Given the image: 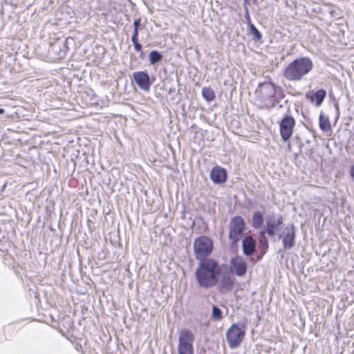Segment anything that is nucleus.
<instances>
[{
  "instance_id": "nucleus-1",
  "label": "nucleus",
  "mask_w": 354,
  "mask_h": 354,
  "mask_svg": "<svg viewBox=\"0 0 354 354\" xmlns=\"http://www.w3.org/2000/svg\"><path fill=\"white\" fill-rule=\"evenodd\" d=\"M219 273L218 263L212 259H207L200 261L195 275L199 286L207 288L216 284Z\"/></svg>"
},
{
  "instance_id": "nucleus-2",
  "label": "nucleus",
  "mask_w": 354,
  "mask_h": 354,
  "mask_svg": "<svg viewBox=\"0 0 354 354\" xmlns=\"http://www.w3.org/2000/svg\"><path fill=\"white\" fill-rule=\"evenodd\" d=\"M313 68V61L310 57H302L295 59L284 68L283 76L291 82L301 81Z\"/></svg>"
},
{
  "instance_id": "nucleus-3",
  "label": "nucleus",
  "mask_w": 354,
  "mask_h": 354,
  "mask_svg": "<svg viewBox=\"0 0 354 354\" xmlns=\"http://www.w3.org/2000/svg\"><path fill=\"white\" fill-rule=\"evenodd\" d=\"M247 321L241 320L233 324L226 331L225 338L230 348H236L243 341L247 330Z\"/></svg>"
},
{
  "instance_id": "nucleus-4",
  "label": "nucleus",
  "mask_w": 354,
  "mask_h": 354,
  "mask_svg": "<svg viewBox=\"0 0 354 354\" xmlns=\"http://www.w3.org/2000/svg\"><path fill=\"white\" fill-rule=\"evenodd\" d=\"M213 249L212 241L205 236H202L195 239L194 243V251L195 257L200 261L207 259Z\"/></svg>"
},
{
  "instance_id": "nucleus-5",
  "label": "nucleus",
  "mask_w": 354,
  "mask_h": 354,
  "mask_svg": "<svg viewBox=\"0 0 354 354\" xmlns=\"http://www.w3.org/2000/svg\"><path fill=\"white\" fill-rule=\"evenodd\" d=\"M194 335L188 329H183L179 334L178 354H194Z\"/></svg>"
},
{
  "instance_id": "nucleus-6",
  "label": "nucleus",
  "mask_w": 354,
  "mask_h": 354,
  "mask_svg": "<svg viewBox=\"0 0 354 354\" xmlns=\"http://www.w3.org/2000/svg\"><path fill=\"white\" fill-rule=\"evenodd\" d=\"M243 219L241 216H234L229 224V238L232 244L236 243L243 236V232L245 228Z\"/></svg>"
},
{
  "instance_id": "nucleus-7",
  "label": "nucleus",
  "mask_w": 354,
  "mask_h": 354,
  "mask_svg": "<svg viewBox=\"0 0 354 354\" xmlns=\"http://www.w3.org/2000/svg\"><path fill=\"white\" fill-rule=\"evenodd\" d=\"M295 119L291 116L285 117L280 122V133L284 141H288L292 134Z\"/></svg>"
},
{
  "instance_id": "nucleus-8",
  "label": "nucleus",
  "mask_w": 354,
  "mask_h": 354,
  "mask_svg": "<svg viewBox=\"0 0 354 354\" xmlns=\"http://www.w3.org/2000/svg\"><path fill=\"white\" fill-rule=\"evenodd\" d=\"M295 232L294 227L287 226L279 234V238L282 240L283 245L286 249H291L295 245Z\"/></svg>"
},
{
  "instance_id": "nucleus-9",
  "label": "nucleus",
  "mask_w": 354,
  "mask_h": 354,
  "mask_svg": "<svg viewBox=\"0 0 354 354\" xmlns=\"http://www.w3.org/2000/svg\"><path fill=\"white\" fill-rule=\"evenodd\" d=\"M134 81L138 87L145 92L149 91L150 86L152 84L149 75L142 71L134 73Z\"/></svg>"
},
{
  "instance_id": "nucleus-10",
  "label": "nucleus",
  "mask_w": 354,
  "mask_h": 354,
  "mask_svg": "<svg viewBox=\"0 0 354 354\" xmlns=\"http://www.w3.org/2000/svg\"><path fill=\"white\" fill-rule=\"evenodd\" d=\"M230 269L236 275L243 276L246 272V262L242 257L236 256L230 261Z\"/></svg>"
},
{
  "instance_id": "nucleus-11",
  "label": "nucleus",
  "mask_w": 354,
  "mask_h": 354,
  "mask_svg": "<svg viewBox=\"0 0 354 354\" xmlns=\"http://www.w3.org/2000/svg\"><path fill=\"white\" fill-rule=\"evenodd\" d=\"M259 92L263 100L272 98L276 93L275 86L271 82H264L259 84Z\"/></svg>"
},
{
  "instance_id": "nucleus-12",
  "label": "nucleus",
  "mask_w": 354,
  "mask_h": 354,
  "mask_svg": "<svg viewBox=\"0 0 354 354\" xmlns=\"http://www.w3.org/2000/svg\"><path fill=\"white\" fill-rule=\"evenodd\" d=\"M210 178L216 184H221L225 182L227 174L225 169L216 166L213 167L210 172Z\"/></svg>"
},
{
  "instance_id": "nucleus-13",
  "label": "nucleus",
  "mask_w": 354,
  "mask_h": 354,
  "mask_svg": "<svg viewBox=\"0 0 354 354\" xmlns=\"http://www.w3.org/2000/svg\"><path fill=\"white\" fill-rule=\"evenodd\" d=\"M282 223V218L279 217L277 218H270L267 221V233L270 236H274L279 230V226Z\"/></svg>"
},
{
  "instance_id": "nucleus-14",
  "label": "nucleus",
  "mask_w": 354,
  "mask_h": 354,
  "mask_svg": "<svg viewBox=\"0 0 354 354\" xmlns=\"http://www.w3.org/2000/svg\"><path fill=\"white\" fill-rule=\"evenodd\" d=\"M326 95V91L323 89H319L315 93L308 92L306 93V96L307 98L310 99L311 102H315V105L317 106H319L323 100H324Z\"/></svg>"
},
{
  "instance_id": "nucleus-15",
  "label": "nucleus",
  "mask_w": 354,
  "mask_h": 354,
  "mask_svg": "<svg viewBox=\"0 0 354 354\" xmlns=\"http://www.w3.org/2000/svg\"><path fill=\"white\" fill-rule=\"evenodd\" d=\"M243 250L245 255H251L255 250V241L250 236H247L243 240Z\"/></svg>"
},
{
  "instance_id": "nucleus-16",
  "label": "nucleus",
  "mask_w": 354,
  "mask_h": 354,
  "mask_svg": "<svg viewBox=\"0 0 354 354\" xmlns=\"http://www.w3.org/2000/svg\"><path fill=\"white\" fill-rule=\"evenodd\" d=\"M202 95L207 102H211L215 98L214 91L209 87H203L202 88Z\"/></svg>"
},
{
  "instance_id": "nucleus-17",
  "label": "nucleus",
  "mask_w": 354,
  "mask_h": 354,
  "mask_svg": "<svg viewBox=\"0 0 354 354\" xmlns=\"http://www.w3.org/2000/svg\"><path fill=\"white\" fill-rule=\"evenodd\" d=\"M252 225L255 228L261 227L263 222V214L259 212H255L252 216Z\"/></svg>"
},
{
  "instance_id": "nucleus-18",
  "label": "nucleus",
  "mask_w": 354,
  "mask_h": 354,
  "mask_svg": "<svg viewBox=\"0 0 354 354\" xmlns=\"http://www.w3.org/2000/svg\"><path fill=\"white\" fill-rule=\"evenodd\" d=\"M319 127L322 130L324 131H329L330 129V122L328 120V118L326 116H324V115L321 114L319 115Z\"/></svg>"
},
{
  "instance_id": "nucleus-19",
  "label": "nucleus",
  "mask_w": 354,
  "mask_h": 354,
  "mask_svg": "<svg viewBox=\"0 0 354 354\" xmlns=\"http://www.w3.org/2000/svg\"><path fill=\"white\" fill-rule=\"evenodd\" d=\"M149 62H150V64H154L157 62H158L159 61H160L162 59V55L156 51V50H152L150 53H149Z\"/></svg>"
},
{
  "instance_id": "nucleus-20",
  "label": "nucleus",
  "mask_w": 354,
  "mask_h": 354,
  "mask_svg": "<svg viewBox=\"0 0 354 354\" xmlns=\"http://www.w3.org/2000/svg\"><path fill=\"white\" fill-rule=\"evenodd\" d=\"M233 281L230 277H224L221 281V288L223 290H230L232 287Z\"/></svg>"
},
{
  "instance_id": "nucleus-21",
  "label": "nucleus",
  "mask_w": 354,
  "mask_h": 354,
  "mask_svg": "<svg viewBox=\"0 0 354 354\" xmlns=\"http://www.w3.org/2000/svg\"><path fill=\"white\" fill-rule=\"evenodd\" d=\"M139 21L134 20V49L138 52H140V57H142V53L141 52L142 46L140 44L136 42V37L137 36V28Z\"/></svg>"
},
{
  "instance_id": "nucleus-22",
  "label": "nucleus",
  "mask_w": 354,
  "mask_h": 354,
  "mask_svg": "<svg viewBox=\"0 0 354 354\" xmlns=\"http://www.w3.org/2000/svg\"><path fill=\"white\" fill-rule=\"evenodd\" d=\"M212 319L216 321H220L222 319V312L220 308L218 307L213 306H212Z\"/></svg>"
},
{
  "instance_id": "nucleus-23",
  "label": "nucleus",
  "mask_w": 354,
  "mask_h": 354,
  "mask_svg": "<svg viewBox=\"0 0 354 354\" xmlns=\"http://www.w3.org/2000/svg\"><path fill=\"white\" fill-rule=\"evenodd\" d=\"M250 32L255 39H260L261 38V33L253 24H250Z\"/></svg>"
},
{
  "instance_id": "nucleus-24",
  "label": "nucleus",
  "mask_w": 354,
  "mask_h": 354,
  "mask_svg": "<svg viewBox=\"0 0 354 354\" xmlns=\"http://www.w3.org/2000/svg\"><path fill=\"white\" fill-rule=\"evenodd\" d=\"M350 173L353 180H354V165L351 167Z\"/></svg>"
},
{
  "instance_id": "nucleus-25",
  "label": "nucleus",
  "mask_w": 354,
  "mask_h": 354,
  "mask_svg": "<svg viewBox=\"0 0 354 354\" xmlns=\"http://www.w3.org/2000/svg\"><path fill=\"white\" fill-rule=\"evenodd\" d=\"M264 234H265V232H261V239H260V242H261L263 241V239L265 238L264 237Z\"/></svg>"
},
{
  "instance_id": "nucleus-26",
  "label": "nucleus",
  "mask_w": 354,
  "mask_h": 354,
  "mask_svg": "<svg viewBox=\"0 0 354 354\" xmlns=\"http://www.w3.org/2000/svg\"><path fill=\"white\" fill-rule=\"evenodd\" d=\"M3 113H4V109L0 108V114Z\"/></svg>"
}]
</instances>
